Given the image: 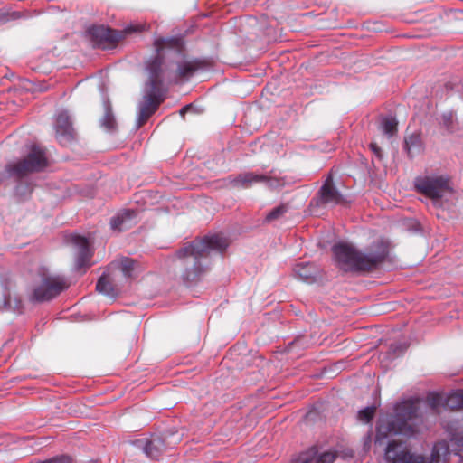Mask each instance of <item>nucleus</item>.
<instances>
[{"label":"nucleus","mask_w":463,"mask_h":463,"mask_svg":"<svg viewBox=\"0 0 463 463\" xmlns=\"http://www.w3.org/2000/svg\"><path fill=\"white\" fill-rule=\"evenodd\" d=\"M69 287L67 280L61 276H43L33 291V299L38 302H44L57 297L61 291Z\"/></svg>","instance_id":"obj_8"},{"label":"nucleus","mask_w":463,"mask_h":463,"mask_svg":"<svg viewBox=\"0 0 463 463\" xmlns=\"http://www.w3.org/2000/svg\"><path fill=\"white\" fill-rule=\"evenodd\" d=\"M446 405L451 409L463 408V391L460 390L450 393L446 400Z\"/></svg>","instance_id":"obj_23"},{"label":"nucleus","mask_w":463,"mask_h":463,"mask_svg":"<svg viewBox=\"0 0 463 463\" xmlns=\"http://www.w3.org/2000/svg\"><path fill=\"white\" fill-rule=\"evenodd\" d=\"M419 403L404 401L396 405L394 414L384 415L379 419L375 443L395 435L411 436L417 431Z\"/></svg>","instance_id":"obj_4"},{"label":"nucleus","mask_w":463,"mask_h":463,"mask_svg":"<svg viewBox=\"0 0 463 463\" xmlns=\"http://www.w3.org/2000/svg\"><path fill=\"white\" fill-rule=\"evenodd\" d=\"M89 33L91 35L96 44L102 49L112 48L123 38V33L113 31L102 25L92 26L89 29Z\"/></svg>","instance_id":"obj_10"},{"label":"nucleus","mask_w":463,"mask_h":463,"mask_svg":"<svg viewBox=\"0 0 463 463\" xmlns=\"http://www.w3.org/2000/svg\"><path fill=\"white\" fill-rule=\"evenodd\" d=\"M134 446L140 449L146 457L156 459L165 449V442L162 438L156 436L151 439H138L134 442Z\"/></svg>","instance_id":"obj_13"},{"label":"nucleus","mask_w":463,"mask_h":463,"mask_svg":"<svg viewBox=\"0 0 463 463\" xmlns=\"http://www.w3.org/2000/svg\"><path fill=\"white\" fill-rule=\"evenodd\" d=\"M190 107H191L190 105L184 107V108L180 110V114H181L182 116H184V113H185V112L190 109Z\"/></svg>","instance_id":"obj_31"},{"label":"nucleus","mask_w":463,"mask_h":463,"mask_svg":"<svg viewBox=\"0 0 463 463\" xmlns=\"http://www.w3.org/2000/svg\"><path fill=\"white\" fill-rule=\"evenodd\" d=\"M397 120L392 117H386L382 119L381 129L383 134L392 137L397 132Z\"/></svg>","instance_id":"obj_20"},{"label":"nucleus","mask_w":463,"mask_h":463,"mask_svg":"<svg viewBox=\"0 0 463 463\" xmlns=\"http://www.w3.org/2000/svg\"><path fill=\"white\" fill-rule=\"evenodd\" d=\"M177 39L158 38L155 41L156 57L148 64L149 82L146 85L144 99L139 106L137 118V128H140L148 118L156 111L160 102L163 100V92L161 89L160 73L163 64V52L165 48L178 47Z\"/></svg>","instance_id":"obj_2"},{"label":"nucleus","mask_w":463,"mask_h":463,"mask_svg":"<svg viewBox=\"0 0 463 463\" xmlns=\"http://www.w3.org/2000/svg\"><path fill=\"white\" fill-rule=\"evenodd\" d=\"M118 280L119 279L118 278V274L110 270L109 268L108 271L105 272L98 280L96 288L99 293L110 298H115L119 292L118 285Z\"/></svg>","instance_id":"obj_12"},{"label":"nucleus","mask_w":463,"mask_h":463,"mask_svg":"<svg viewBox=\"0 0 463 463\" xmlns=\"http://www.w3.org/2000/svg\"><path fill=\"white\" fill-rule=\"evenodd\" d=\"M441 120H442L443 125L447 128H449V127H450V125L452 124V121H453V114L451 112L444 113L442 115Z\"/></svg>","instance_id":"obj_28"},{"label":"nucleus","mask_w":463,"mask_h":463,"mask_svg":"<svg viewBox=\"0 0 463 463\" xmlns=\"http://www.w3.org/2000/svg\"><path fill=\"white\" fill-rule=\"evenodd\" d=\"M264 178L263 175L248 172L238 175L231 181V184L237 188H249L255 183H260Z\"/></svg>","instance_id":"obj_18"},{"label":"nucleus","mask_w":463,"mask_h":463,"mask_svg":"<svg viewBox=\"0 0 463 463\" xmlns=\"http://www.w3.org/2000/svg\"><path fill=\"white\" fill-rule=\"evenodd\" d=\"M316 271V267L311 263H298L293 268L295 276L305 281L313 279Z\"/></svg>","instance_id":"obj_19"},{"label":"nucleus","mask_w":463,"mask_h":463,"mask_svg":"<svg viewBox=\"0 0 463 463\" xmlns=\"http://www.w3.org/2000/svg\"><path fill=\"white\" fill-rule=\"evenodd\" d=\"M374 412H375L374 407H366V408L359 411L358 420L362 422H365V423L369 422L373 419Z\"/></svg>","instance_id":"obj_27"},{"label":"nucleus","mask_w":463,"mask_h":463,"mask_svg":"<svg viewBox=\"0 0 463 463\" xmlns=\"http://www.w3.org/2000/svg\"><path fill=\"white\" fill-rule=\"evenodd\" d=\"M319 193L322 204L336 205L345 203L344 196L336 190L331 177L326 180Z\"/></svg>","instance_id":"obj_15"},{"label":"nucleus","mask_w":463,"mask_h":463,"mask_svg":"<svg viewBox=\"0 0 463 463\" xmlns=\"http://www.w3.org/2000/svg\"><path fill=\"white\" fill-rule=\"evenodd\" d=\"M436 404H437V402H436V399H435V400H433V402H431V405L434 407V406H436Z\"/></svg>","instance_id":"obj_32"},{"label":"nucleus","mask_w":463,"mask_h":463,"mask_svg":"<svg viewBox=\"0 0 463 463\" xmlns=\"http://www.w3.org/2000/svg\"><path fill=\"white\" fill-rule=\"evenodd\" d=\"M46 166L47 158L44 151L33 146L24 159L9 164L6 170L10 176L21 178L29 174L42 171Z\"/></svg>","instance_id":"obj_7"},{"label":"nucleus","mask_w":463,"mask_h":463,"mask_svg":"<svg viewBox=\"0 0 463 463\" xmlns=\"http://www.w3.org/2000/svg\"><path fill=\"white\" fill-rule=\"evenodd\" d=\"M332 250L337 265L345 271L373 269L388 254L387 244L382 241L373 243L365 252L347 242H339Z\"/></svg>","instance_id":"obj_3"},{"label":"nucleus","mask_w":463,"mask_h":463,"mask_svg":"<svg viewBox=\"0 0 463 463\" xmlns=\"http://www.w3.org/2000/svg\"><path fill=\"white\" fill-rule=\"evenodd\" d=\"M137 262L128 258H123L113 261L109 265V269L118 274V278L124 277L126 279L136 276L137 270Z\"/></svg>","instance_id":"obj_16"},{"label":"nucleus","mask_w":463,"mask_h":463,"mask_svg":"<svg viewBox=\"0 0 463 463\" xmlns=\"http://www.w3.org/2000/svg\"><path fill=\"white\" fill-rule=\"evenodd\" d=\"M416 190L429 197L434 203L452 194V187L449 180L440 175L418 176L414 180Z\"/></svg>","instance_id":"obj_6"},{"label":"nucleus","mask_w":463,"mask_h":463,"mask_svg":"<svg viewBox=\"0 0 463 463\" xmlns=\"http://www.w3.org/2000/svg\"><path fill=\"white\" fill-rule=\"evenodd\" d=\"M337 457L335 451H325L320 454L316 449H310L300 454L293 463H333Z\"/></svg>","instance_id":"obj_14"},{"label":"nucleus","mask_w":463,"mask_h":463,"mask_svg":"<svg viewBox=\"0 0 463 463\" xmlns=\"http://www.w3.org/2000/svg\"><path fill=\"white\" fill-rule=\"evenodd\" d=\"M264 179L260 183H264L270 189L280 188L285 185V180L283 178L263 175Z\"/></svg>","instance_id":"obj_25"},{"label":"nucleus","mask_w":463,"mask_h":463,"mask_svg":"<svg viewBox=\"0 0 463 463\" xmlns=\"http://www.w3.org/2000/svg\"><path fill=\"white\" fill-rule=\"evenodd\" d=\"M12 308L7 282L0 277V309Z\"/></svg>","instance_id":"obj_21"},{"label":"nucleus","mask_w":463,"mask_h":463,"mask_svg":"<svg viewBox=\"0 0 463 463\" xmlns=\"http://www.w3.org/2000/svg\"><path fill=\"white\" fill-rule=\"evenodd\" d=\"M66 241L75 252L76 267L81 269L88 265L91 257L88 240L77 234H70L66 237Z\"/></svg>","instance_id":"obj_9"},{"label":"nucleus","mask_w":463,"mask_h":463,"mask_svg":"<svg viewBox=\"0 0 463 463\" xmlns=\"http://www.w3.org/2000/svg\"><path fill=\"white\" fill-rule=\"evenodd\" d=\"M56 138L62 145H66L74 138L75 131L67 111L58 113L55 120Z\"/></svg>","instance_id":"obj_11"},{"label":"nucleus","mask_w":463,"mask_h":463,"mask_svg":"<svg viewBox=\"0 0 463 463\" xmlns=\"http://www.w3.org/2000/svg\"><path fill=\"white\" fill-rule=\"evenodd\" d=\"M417 141H418V138L416 137H411L405 141V146H406L409 153L411 152V146L414 144H416Z\"/></svg>","instance_id":"obj_29"},{"label":"nucleus","mask_w":463,"mask_h":463,"mask_svg":"<svg viewBox=\"0 0 463 463\" xmlns=\"http://www.w3.org/2000/svg\"><path fill=\"white\" fill-rule=\"evenodd\" d=\"M287 210H288V208L284 204L279 205V206L274 208L270 213H269L267 214L266 221L267 222H271V221H274V220H277V219L280 218L282 215L285 214Z\"/></svg>","instance_id":"obj_26"},{"label":"nucleus","mask_w":463,"mask_h":463,"mask_svg":"<svg viewBox=\"0 0 463 463\" xmlns=\"http://www.w3.org/2000/svg\"><path fill=\"white\" fill-rule=\"evenodd\" d=\"M197 70V65L194 61H184L178 65V75L182 78L188 79Z\"/></svg>","instance_id":"obj_24"},{"label":"nucleus","mask_w":463,"mask_h":463,"mask_svg":"<svg viewBox=\"0 0 463 463\" xmlns=\"http://www.w3.org/2000/svg\"><path fill=\"white\" fill-rule=\"evenodd\" d=\"M448 431L450 435L449 445L445 441L438 442L433 448L430 461L420 455L411 453L405 444L395 440L389 442L385 449V460L389 463H447L450 447L457 446L458 450L463 449V435L452 432V430Z\"/></svg>","instance_id":"obj_5"},{"label":"nucleus","mask_w":463,"mask_h":463,"mask_svg":"<svg viewBox=\"0 0 463 463\" xmlns=\"http://www.w3.org/2000/svg\"><path fill=\"white\" fill-rule=\"evenodd\" d=\"M101 126L108 131H113L116 128V120L109 103L105 104V114L101 118Z\"/></svg>","instance_id":"obj_22"},{"label":"nucleus","mask_w":463,"mask_h":463,"mask_svg":"<svg viewBox=\"0 0 463 463\" xmlns=\"http://www.w3.org/2000/svg\"><path fill=\"white\" fill-rule=\"evenodd\" d=\"M370 146H371L372 150L373 151V153H374L378 157H381V156H382V155H381V149L377 146V145H376V144H374V143H372V144L370 145Z\"/></svg>","instance_id":"obj_30"},{"label":"nucleus","mask_w":463,"mask_h":463,"mask_svg":"<svg viewBox=\"0 0 463 463\" xmlns=\"http://www.w3.org/2000/svg\"><path fill=\"white\" fill-rule=\"evenodd\" d=\"M230 241L222 234H214L202 240H195L185 245L177 252L176 265L184 268L183 279L185 281H194L205 272V268L200 260L206 257L210 251L222 252L229 246Z\"/></svg>","instance_id":"obj_1"},{"label":"nucleus","mask_w":463,"mask_h":463,"mask_svg":"<svg viewBox=\"0 0 463 463\" xmlns=\"http://www.w3.org/2000/svg\"><path fill=\"white\" fill-rule=\"evenodd\" d=\"M137 213L134 210H126L119 213L117 216L112 218L110 222L111 229L114 231H124L128 229L136 217Z\"/></svg>","instance_id":"obj_17"}]
</instances>
